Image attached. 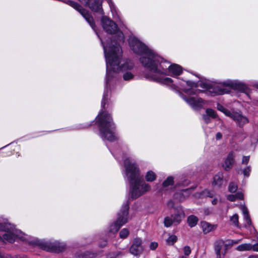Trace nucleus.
Masks as SVG:
<instances>
[{
  "mask_svg": "<svg viewBox=\"0 0 258 258\" xmlns=\"http://www.w3.org/2000/svg\"><path fill=\"white\" fill-rule=\"evenodd\" d=\"M150 67H145L149 72L145 74V77L150 81H153L161 84L170 86L172 88L181 89L188 95H196L202 92L198 89V87L205 89L204 91L207 95L211 96L223 95L230 92V89L243 91L246 86L243 83L237 81H226L221 83L222 86L212 85L206 80H200L197 83L190 81H180L177 79L174 81L171 78L165 77L167 72L172 77L180 75L182 73V68L179 65L173 64L165 60L155 51L154 55L149 59Z\"/></svg>",
  "mask_w": 258,
  "mask_h": 258,
  "instance_id": "f257e3e1",
  "label": "nucleus"
},
{
  "mask_svg": "<svg viewBox=\"0 0 258 258\" xmlns=\"http://www.w3.org/2000/svg\"><path fill=\"white\" fill-rule=\"evenodd\" d=\"M103 47L106 59V85L101 101L102 110L105 108L107 102L108 90L114 83L116 75L118 73L122 74L123 80L130 81L134 79L135 76L134 63L131 60L122 59V50L120 47L116 46L114 50L107 46L103 41ZM96 122L99 128V136L103 140L113 142L118 139L115 132V125L112 121L110 114L101 110L96 118Z\"/></svg>",
  "mask_w": 258,
  "mask_h": 258,
  "instance_id": "f03ea898",
  "label": "nucleus"
},
{
  "mask_svg": "<svg viewBox=\"0 0 258 258\" xmlns=\"http://www.w3.org/2000/svg\"><path fill=\"white\" fill-rule=\"evenodd\" d=\"M110 150L118 161L123 160L124 177L130 184L131 198L136 199L149 191L151 186L141 179L140 171L136 161L122 149Z\"/></svg>",
  "mask_w": 258,
  "mask_h": 258,
  "instance_id": "7ed1b4c3",
  "label": "nucleus"
},
{
  "mask_svg": "<svg viewBox=\"0 0 258 258\" xmlns=\"http://www.w3.org/2000/svg\"><path fill=\"white\" fill-rule=\"evenodd\" d=\"M65 3L78 11L85 19L100 39L102 46L103 43L102 41L105 45L107 46L108 50L109 46L111 48V49H112L113 50H114V48L116 46L120 47V43L124 41L123 34L122 32L119 30L117 25L112 20L104 16H102L101 19V25L103 29L107 33L114 35V36H112L114 38L113 40L111 39L109 42H105L104 39L99 35L95 29V24L93 18L88 11L75 2L67 1L65 2Z\"/></svg>",
  "mask_w": 258,
  "mask_h": 258,
  "instance_id": "20e7f679",
  "label": "nucleus"
},
{
  "mask_svg": "<svg viewBox=\"0 0 258 258\" xmlns=\"http://www.w3.org/2000/svg\"><path fill=\"white\" fill-rule=\"evenodd\" d=\"M30 239H32V237L16 229L7 219H5L3 222H0V240L13 243L17 239H20L29 243Z\"/></svg>",
  "mask_w": 258,
  "mask_h": 258,
  "instance_id": "39448f33",
  "label": "nucleus"
},
{
  "mask_svg": "<svg viewBox=\"0 0 258 258\" xmlns=\"http://www.w3.org/2000/svg\"><path fill=\"white\" fill-rule=\"evenodd\" d=\"M128 44L134 53L140 56L139 60L143 66L150 67L149 59L154 55L155 51L134 36L130 37Z\"/></svg>",
  "mask_w": 258,
  "mask_h": 258,
  "instance_id": "423d86ee",
  "label": "nucleus"
},
{
  "mask_svg": "<svg viewBox=\"0 0 258 258\" xmlns=\"http://www.w3.org/2000/svg\"><path fill=\"white\" fill-rule=\"evenodd\" d=\"M129 203L126 201L123 205L117 214L115 221L111 223L105 231L106 238L110 239L114 237L119 228L126 223L129 220L128 216Z\"/></svg>",
  "mask_w": 258,
  "mask_h": 258,
  "instance_id": "0eeeda50",
  "label": "nucleus"
},
{
  "mask_svg": "<svg viewBox=\"0 0 258 258\" xmlns=\"http://www.w3.org/2000/svg\"><path fill=\"white\" fill-rule=\"evenodd\" d=\"M29 244L33 245H37L43 250L54 252H61L65 248L64 245L58 241H45L33 237L29 241Z\"/></svg>",
  "mask_w": 258,
  "mask_h": 258,
  "instance_id": "6e6552de",
  "label": "nucleus"
},
{
  "mask_svg": "<svg viewBox=\"0 0 258 258\" xmlns=\"http://www.w3.org/2000/svg\"><path fill=\"white\" fill-rule=\"evenodd\" d=\"M181 97L193 109L195 110H199L203 108L206 103V101L204 100L199 97H187L183 95H181Z\"/></svg>",
  "mask_w": 258,
  "mask_h": 258,
  "instance_id": "1a4fd4ad",
  "label": "nucleus"
},
{
  "mask_svg": "<svg viewBox=\"0 0 258 258\" xmlns=\"http://www.w3.org/2000/svg\"><path fill=\"white\" fill-rule=\"evenodd\" d=\"M82 3H85L93 12L103 15L102 4V0H79Z\"/></svg>",
  "mask_w": 258,
  "mask_h": 258,
  "instance_id": "9d476101",
  "label": "nucleus"
},
{
  "mask_svg": "<svg viewBox=\"0 0 258 258\" xmlns=\"http://www.w3.org/2000/svg\"><path fill=\"white\" fill-rule=\"evenodd\" d=\"M142 244L143 241L141 238L137 237L134 239L129 249L130 252L135 256L140 255L144 249Z\"/></svg>",
  "mask_w": 258,
  "mask_h": 258,
  "instance_id": "9b49d317",
  "label": "nucleus"
},
{
  "mask_svg": "<svg viewBox=\"0 0 258 258\" xmlns=\"http://www.w3.org/2000/svg\"><path fill=\"white\" fill-rule=\"evenodd\" d=\"M228 114H229V116L232 118L239 127L243 126L249 121L247 117L243 115L240 112H229Z\"/></svg>",
  "mask_w": 258,
  "mask_h": 258,
  "instance_id": "f8f14e48",
  "label": "nucleus"
},
{
  "mask_svg": "<svg viewBox=\"0 0 258 258\" xmlns=\"http://www.w3.org/2000/svg\"><path fill=\"white\" fill-rule=\"evenodd\" d=\"M227 245L222 240H218L215 242L214 249L217 258H222V255L225 254Z\"/></svg>",
  "mask_w": 258,
  "mask_h": 258,
  "instance_id": "ddd939ff",
  "label": "nucleus"
},
{
  "mask_svg": "<svg viewBox=\"0 0 258 258\" xmlns=\"http://www.w3.org/2000/svg\"><path fill=\"white\" fill-rule=\"evenodd\" d=\"M235 157V154L234 152L229 153L222 165L225 170L228 171L231 169L234 162Z\"/></svg>",
  "mask_w": 258,
  "mask_h": 258,
  "instance_id": "4468645a",
  "label": "nucleus"
},
{
  "mask_svg": "<svg viewBox=\"0 0 258 258\" xmlns=\"http://www.w3.org/2000/svg\"><path fill=\"white\" fill-rule=\"evenodd\" d=\"M174 224L177 225L180 223L185 216L184 213L181 207H178L175 210L174 214L171 215Z\"/></svg>",
  "mask_w": 258,
  "mask_h": 258,
  "instance_id": "2eb2a0df",
  "label": "nucleus"
},
{
  "mask_svg": "<svg viewBox=\"0 0 258 258\" xmlns=\"http://www.w3.org/2000/svg\"><path fill=\"white\" fill-rule=\"evenodd\" d=\"M191 188H189L178 190L174 194V199L180 202L182 201L191 194Z\"/></svg>",
  "mask_w": 258,
  "mask_h": 258,
  "instance_id": "dca6fc26",
  "label": "nucleus"
},
{
  "mask_svg": "<svg viewBox=\"0 0 258 258\" xmlns=\"http://www.w3.org/2000/svg\"><path fill=\"white\" fill-rule=\"evenodd\" d=\"M201 227L205 234H207L214 231L217 228V225H213L206 221H203L201 223Z\"/></svg>",
  "mask_w": 258,
  "mask_h": 258,
  "instance_id": "f3484780",
  "label": "nucleus"
},
{
  "mask_svg": "<svg viewBox=\"0 0 258 258\" xmlns=\"http://www.w3.org/2000/svg\"><path fill=\"white\" fill-rule=\"evenodd\" d=\"M223 183V175L221 172H218L213 178V186L220 187Z\"/></svg>",
  "mask_w": 258,
  "mask_h": 258,
  "instance_id": "a211bd4d",
  "label": "nucleus"
},
{
  "mask_svg": "<svg viewBox=\"0 0 258 258\" xmlns=\"http://www.w3.org/2000/svg\"><path fill=\"white\" fill-rule=\"evenodd\" d=\"M241 210L242 211V213L243 215L244 220L247 224V225H245V226H251V221L250 216L248 213V211L247 208L245 206H242L241 207Z\"/></svg>",
  "mask_w": 258,
  "mask_h": 258,
  "instance_id": "6ab92c4d",
  "label": "nucleus"
},
{
  "mask_svg": "<svg viewBox=\"0 0 258 258\" xmlns=\"http://www.w3.org/2000/svg\"><path fill=\"white\" fill-rule=\"evenodd\" d=\"M110 9V11L112 14V15L113 16L114 19L118 18L120 19L119 16L118 14V13L117 12V10L113 3L112 0H106Z\"/></svg>",
  "mask_w": 258,
  "mask_h": 258,
  "instance_id": "aec40b11",
  "label": "nucleus"
},
{
  "mask_svg": "<svg viewBox=\"0 0 258 258\" xmlns=\"http://www.w3.org/2000/svg\"><path fill=\"white\" fill-rule=\"evenodd\" d=\"M157 176L156 173L152 170L147 171L145 175V180L147 182H152L155 180Z\"/></svg>",
  "mask_w": 258,
  "mask_h": 258,
  "instance_id": "412c9836",
  "label": "nucleus"
},
{
  "mask_svg": "<svg viewBox=\"0 0 258 258\" xmlns=\"http://www.w3.org/2000/svg\"><path fill=\"white\" fill-rule=\"evenodd\" d=\"M198 220V218L196 216L190 215L187 218V222L189 227H193L197 224Z\"/></svg>",
  "mask_w": 258,
  "mask_h": 258,
  "instance_id": "4be33fe9",
  "label": "nucleus"
},
{
  "mask_svg": "<svg viewBox=\"0 0 258 258\" xmlns=\"http://www.w3.org/2000/svg\"><path fill=\"white\" fill-rule=\"evenodd\" d=\"M243 198V195L242 192H237L235 195H229L227 196V199L231 202L235 201L236 199L241 200Z\"/></svg>",
  "mask_w": 258,
  "mask_h": 258,
  "instance_id": "5701e85b",
  "label": "nucleus"
},
{
  "mask_svg": "<svg viewBox=\"0 0 258 258\" xmlns=\"http://www.w3.org/2000/svg\"><path fill=\"white\" fill-rule=\"evenodd\" d=\"M252 249V245L249 243H244L238 245L236 250L240 251L250 250Z\"/></svg>",
  "mask_w": 258,
  "mask_h": 258,
  "instance_id": "b1692460",
  "label": "nucleus"
},
{
  "mask_svg": "<svg viewBox=\"0 0 258 258\" xmlns=\"http://www.w3.org/2000/svg\"><path fill=\"white\" fill-rule=\"evenodd\" d=\"M164 225L166 227H169L172 224H174V222L173 221V218L171 217L167 216L165 218L164 221Z\"/></svg>",
  "mask_w": 258,
  "mask_h": 258,
  "instance_id": "393cba45",
  "label": "nucleus"
},
{
  "mask_svg": "<svg viewBox=\"0 0 258 258\" xmlns=\"http://www.w3.org/2000/svg\"><path fill=\"white\" fill-rule=\"evenodd\" d=\"M173 183V178L171 176L168 177L163 183V187L166 188L169 185H172Z\"/></svg>",
  "mask_w": 258,
  "mask_h": 258,
  "instance_id": "a878e982",
  "label": "nucleus"
},
{
  "mask_svg": "<svg viewBox=\"0 0 258 258\" xmlns=\"http://www.w3.org/2000/svg\"><path fill=\"white\" fill-rule=\"evenodd\" d=\"M231 222L235 226H238V215L237 214H235L232 217H230Z\"/></svg>",
  "mask_w": 258,
  "mask_h": 258,
  "instance_id": "bb28decb",
  "label": "nucleus"
},
{
  "mask_svg": "<svg viewBox=\"0 0 258 258\" xmlns=\"http://www.w3.org/2000/svg\"><path fill=\"white\" fill-rule=\"evenodd\" d=\"M129 234V231L126 228L122 229L119 233V237L120 238L125 239Z\"/></svg>",
  "mask_w": 258,
  "mask_h": 258,
  "instance_id": "cd10ccee",
  "label": "nucleus"
},
{
  "mask_svg": "<svg viewBox=\"0 0 258 258\" xmlns=\"http://www.w3.org/2000/svg\"><path fill=\"white\" fill-rule=\"evenodd\" d=\"M176 241L177 237L175 235H171L166 240V242L168 244L173 245Z\"/></svg>",
  "mask_w": 258,
  "mask_h": 258,
  "instance_id": "c85d7f7f",
  "label": "nucleus"
},
{
  "mask_svg": "<svg viewBox=\"0 0 258 258\" xmlns=\"http://www.w3.org/2000/svg\"><path fill=\"white\" fill-rule=\"evenodd\" d=\"M207 114L213 118H215L217 117V114L215 111L212 109L208 108L206 110Z\"/></svg>",
  "mask_w": 258,
  "mask_h": 258,
  "instance_id": "c756f323",
  "label": "nucleus"
},
{
  "mask_svg": "<svg viewBox=\"0 0 258 258\" xmlns=\"http://www.w3.org/2000/svg\"><path fill=\"white\" fill-rule=\"evenodd\" d=\"M251 170V167L250 166H248L245 168H244L242 170V173L244 176L247 177H249V176L250 175Z\"/></svg>",
  "mask_w": 258,
  "mask_h": 258,
  "instance_id": "7c9ffc66",
  "label": "nucleus"
},
{
  "mask_svg": "<svg viewBox=\"0 0 258 258\" xmlns=\"http://www.w3.org/2000/svg\"><path fill=\"white\" fill-rule=\"evenodd\" d=\"M237 189V185L236 184L231 182L229 185V191L230 192H235Z\"/></svg>",
  "mask_w": 258,
  "mask_h": 258,
  "instance_id": "2f4dec72",
  "label": "nucleus"
},
{
  "mask_svg": "<svg viewBox=\"0 0 258 258\" xmlns=\"http://www.w3.org/2000/svg\"><path fill=\"white\" fill-rule=\"evenodd\" d=\"M215 194V192L213 190H205L203 191L204 196L209 198H213Z\"/></svg>",
  "mask_w": 258,
  "mask_h": 258,
  "instance_id": "473e14b6",
  "label": "nucleus"
},
{
  "mask_svg": "<svg viewBox=\"0 0 258 258\" xmlns=\"http://www.w3.org/2000/svg\"><path fill=\"white\" fill-rule=\"evenodd\" d=\"M217 109L224 113L227 116H229V112H231L229 110H227L226 108H225L222 105H220V104H217Z\"/></svg>",
  "mask_w": 258,
  "mask_h": 258,
  "instance_id": "72a5a7b5",
  "label": "nucleus"
},
{
  "mask_svg": "<svg viewBox=\"0 0 258 258\" xmlns=\"http://www.w3.org/2000/svg\"><path fill=\"white\" fill-rule=\"evenodd\" d=\"M183 251L185 256H188L191 253V249L189 246H185L183 248Z\"/></svg>",
  "mask_w": 258,
  "mask_h": 258,
  "instance_id": "f704fd0d",
  "label": "nucleus"
},
{
  "mask_svg": "<svg viewBox=\"0 0 258 258\" xmlns=\"http://www.w3.org/2000/svg\"><path fill=\"white\" fill-rule=\"evenodd\" d=\"M95 254L89 251L86 252L82 256V258H94Z\"/></svg>",
  "mask_w": 258,
  "mask_h": 258,
  "instance_id": "c9c22d12",
  "label": "nucleus"
},
{
  "mask_svg": "<svg viewBox=\"0 0 258 258\" xmlns=\"http://www.w3.org/2000/svg\"><path fill=\"white\" fill-rule=\"evenodd\" d=\"M203 118L206 123H209L211 121L210 116H208L207 114L203 115Z\"/></svg>",
  "mask_w": 258,
  "mask_h": 258,
  "instance_id": "e433bc0d",
  "label": "nucleus"
},
{
  "mask_svg": "<svg viewBox=\"0 0 258 258\" xmlns=\"http://www.w3.org/2000/svg\"><path fill=\"white\" fill-rule=\"evenodd\" d=\"M158 246V243L155 242H152L150 243V248L151 250H155Z\"/></svg>",
  "mask_w": 258,
  "mask_h": 258,
  "instance_id": "4c0bfd02",
  "label": "nucleus"
},
{
  "mask_svg": "<svg viewBox=\"0 0 258 258\" xmlns=\"http://www.w3.org/2000/svg\"><path fill=\"white\" fill-rule=\"evenodd\" d=\"M249 160V156H243L242 160V163L247 164Z\"/></svg>",
  "mask_w": 258,
  "mask_h": 258,
  "instance_id": "58836bf2",
  "label": "nucleus"
},
{
  "mask_svg": "<svg viewBox=\"0 0 258 258\" xmlns=\"http://www.w3.org/2000/svg\"><path fill=\"white\" fill-rule=\"evenodd\" d=\"M0 258H13V257L11 255H10L8 254L3 253L0 251Z\"/></svg>",
  "mask_w": 258,
  "mask_h": 258,
  "instance_id": "ea45409f",
  "label": "nucleus"
},
{
  "mask_svg": "<svg viewBox=\"0 0 258 258\" xmlns=\"http://www.w3.org/2000/svg\"><path fill=\"white\" fill-rule=\"evenodd\" d=\"M241 241V239H238V240H232L230 241V242H229L228 244H227L228 245V244H230V245H233L234 244H237L238 243H239L240 241Z\"/></svg>",
  "mask_w": 258,
  "mask_h": 258,
  "instance_id": "a19ab883",
  "label": "nucleus"
},
{
  "mask_svg": "<svg viewBox=\"0 0 258 258\" xmlns=\"http://www.w3.org/2000/svg\"><path fill=\"white\" fill-rule=\"evenodd\" d=\"M222 137V135L221 133L220 132H218L216 134V139L217 140H220Z\"/></svg>",
  "mask_w": 258,
  "mask_h": 258,
  "instance_id": "79ce46f5",
  "label": "nucleus"
},
{
  "mask_svg": "<svg viewBox=\"0 0 258 258\" xmlns=\"http://www.w3.org/2000/svg\"><path fill=\"white\" fill-rule=\"evenodd\" d=\"M253 251H258V243L252 245V249Z\"/></svg>",
  "mask_w": 258,
  "mask_h": 258,
  "instance_id": "37998d69",
  "label": "nucleus"
},
{
  "mask_svg": "<svg viewBox=\"0 0 258 258\" xmlns=\"http://www.w3.org/2000/svg\"><path fill=\"white\" fill-rule=\"evenodd\" d=\"M107 244V241L104 240L102 243L100 242L99 243V246L101 247H104Z\"/></svg>",
  "mask_w": 258,
  "mask_h": 258,
  "instance_id": "c03bdc74",
  "label": "nucleus"
},
{
  "mask_svg": "<svg viewBox=\"0 0 258 258\" xmlns=\"http://www.w3.org/2000/svg\"><path fill=\"white\" fill-rule=\"evenodd\" d=\"M173 205H174L173 202H172V201H171V200L169 201L168 202V203H167V205H168V207H173Z\"/></svg>",
  "mask_w": 258,
  "mask_h": 258,
  "instance_id": "a18cd8bd",
  "label": "nucleus"
},
{
  "mask_svg": "<svg viewBox=\"0 0 258 258\" xmlns=\"http://www.w3.org/2000/svg\"><path fill=\"white\" fill-rule=\"evenodd\" d=\"M218 203V200L217 199H214L212 201V204L214 205H216Z\"/></svg>",
  "mask_w": 258,
  "mask_h": 258,
  "instance_id": "49530a36",
  "label": "nucleus"
},
{
  "mask_svg": "<svg viewBox=\"0 0 258 258\" xmlns=\"http://www.w3.org/2000/svg\"><path fill=\"white\" fill-rule=\"evenodd\" d=\"M178 258H187V257L185 256H183V255H180V256H179Z\"/></svg>",
  "mask_w": 258,
  "mask_h": 258,
  "instance_id": "de8ad7c7",
  "label": "nucleus"
},
{
  "mask_svg": "<svg viewBox=\"0 0 258 258\" xmlns=\"http://www.w3.org/2000/svg\"><path fill=\"white\" fill-rule=\"evenodd\" d=\"M90 125H85L83 127H82V128H86V127H88L89 126H90Z\"/></svg>",
  "mask_w": 258,
  "mask_h": 258,
  "instance_id": "09e8293b",
  "label": "nucleus"
},
{
  "mask_svg": "<svg viewBox=\"0 0 258 258\" xmlns=\"http://www.w3.org/2000/svg\"><path fill=\"white\" fill-rule=\"evenodd\" d=\"M249 258H256V257L255 256H249Z\"/></svg>",
  "mask_w": 258,
  "mask_h": 258,
  "instance_id": "8fccbe9b",
  "label": "nucleus"
}]
</instances>
